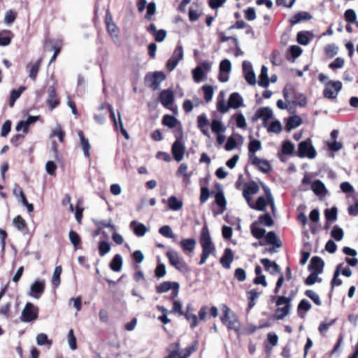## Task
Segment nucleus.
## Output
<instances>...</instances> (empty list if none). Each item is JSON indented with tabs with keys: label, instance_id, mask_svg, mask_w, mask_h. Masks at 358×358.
Instances as JSON below:
<instances>
[{
	"label": "nucleus",
	"instance_id": "f257e3e1",
	"mask_svg": "<svg viewBox=\"0 0 358 358\" xmlns=\"http://www.w3.org/2000/svg\"><path fill=\"white\" fill-rule=\"evenodd\" d=\"M222 310L223 315L220 320L227 329L239 332L241 329V322L237 315L226 305H222Z\"/></svg>",
	"mask_w": 358,
	"mask_h": 358
},
{
	"label": "nucleus",
	"instance_id": "f03ea898",
	"mask_svg": "<svg viewBox=\"0 0 358 358\" xmlns=\"http://www.w3.org/2000/svg\"><path fill=\"white\" fill-rule=\"evenodd\" d=\"M276 308L273 315V319L277 320H283L290 313L291 310V299L285 296H280L275 301Z\"/></svg>",
	"mask_w": 358,
	"mask_h": 358
},
{
	"label": "nucleus",
	"instance_id": "7ed1b4c3",
	"mask_svg": "<svg viewBox=\"0 0 358 358\" xmlns=\"http://www.w3.org/2000/svg\"><path fill=\"white\" fill-rule=\"evenodd\" d=\"M166 255L169 259L170 264L178 271L182 273L189 271V266L176 250H169L166 252Z\"/></svg>",
	"mask_w": 358,
	"mask_h": 358
},
{
	"label": "nucleus",
	"instance_id": "20e7f679",
	"mask_svg": "<svg viewBox=\"0 0 358 358\" xmlns=\"http://www.w3.org/2000/svg\"><path fill=\"white\" fill-rule=\"evenodd\" d=\"M199 243L202 248V252L214 255L215 252V246L210 235L209 229L206 225H204L201 231Z\"/></svg>",
	"mask_w": 358,
	"mask_h": 358
},
{
	"label": "nucleus",
	"instance_id": "39448f33",
	"mask_svg": "<svg viewBox=\"0 0 358 358\" xmlns=\"http://www.w3.org/2000/svg\"><path fill=\"white\" fill-rule=\"evenodd\" d=\"M317 152L313 145L311 144L310 139H307L299 143L298 148L297 156L300 158L307 157L313 159L316 157Z\"/></svg>",
	"mask_w": 358,
	"mask_h": 358
},
{
	"label": "nucleus",
	"instance_id": "423d86ee",
	"mask_svg": "<svg viewBox=\"0 0 358 358\" xmlns=\"http://www.w3.org/2000/svg\"><path fill=\"white\" fill-rule=\"evenodd\" d=\"M38 308L31 303H27L22 310L20 320L24 322H30L37 319Z\"/></svg>",
	"mask_w": 358,
	"mask_h": 358
},
{
	"label": "nucleus",
	"instance_id": "0eeeda50",
	"mask_svg": "<svg viewBox=\"0 0 358 358\" xmlns=\"http://www.w3.org/2000/svg\"><path fill=\"white\" fill-rule=\"evenodd\" d=\"M341 89L342 83L341 81L330 80L324 85L323 95L327 99H336Z\"/></svg>",
	"mask_w": 358,
	"mask_h": 358
},
{
	"label": "nucleus",
	"instance_id": "6e6552de",
	"mask_svg": "<svg viewBox=\"0 0 358 358\" xmlns=\"http://www.w3.org/2000/svg\"><path fill=\"white\" fill-rule=\"evenodd\" d=\"M212 64L208 62H203L197 66L193 71L192 75L195 83H200L205 80L206 75L211 70Z\"/></svg>",
	"mask_w": 358,
	"mask_h": 358
},
{
	"label": "nucleus",
	"instance_id": "1a4fd4ad",
	"mask_svg": "<svg viewBox=\"0 0 358 358\" xmlns=\"http://www.w3.org/2000/svg\"><path fill=\"white\" fill-rule=\"evenodd\" d=\"M184 57L183 48L181 45L177 46L173 51L171 58L168 60L166 64L167 69L172 71L178 66V63L182 60Z\"/></svg>",
	"mask_w": 358,
	"mask_h": 358
},
{
	"label": "nucleus",
	"instance_id": "9d476101",
	"mask_svg": "<svg viewBox=\"0 0 358 358\" xmlns=\"http://www.w3.org/2000/svg\"><path fill=\"white\" fill-rule=\"evenodd\" d=\"M179 287L180 285L177 282L166 281L159 285L156 287V290L158 293H164L172 290L171 297L173 299L178 296Z\"/></svg>",
	"mask_w": 358,
	"mask_h": 358
},
{
	"label": "nucleus",
	"instance_id": "9b49d317",
	"mask_svg": "<svg viewBox=\"0 0 358 358\" xmlns=\"http://www.w3.org/2000/svg\"><path fill=\"white\" fill-rule=\"evenodd\" d=\"M165 78L166 77L163 72L156 71L153 73L148 74L145 77V81L150 87L153 90H157Z\"/></svg>",
	"mask_w": 358,
	"mask_h": 358
},
{
	"label": "nucleus",
	"instance_id": "f8f14e48",
	"mask_svg": "<svg viewBox=\"0 0 358 358\" xmlns=\"http://www.w3.org/2000/svg\"><path fill=\"white\" fill-rule=\"evenodd\" d=\"M243 73L246 82L249 85H256L257 78L251 62L248 61H244L243 62Z\"/></svg>",
	"mask_w": 358,
	"mask_h": 358
},
{
	"label": "nucleus",
	"instance_id": "ddd939ff",
	"mask_svg": "<svg viewBox=\"0 0 358 358\" xmlns=\"http://www.w3.org/2000/svg\"><path fill=\"white\" fill-rule=\"evenodd\" d=\"M168 350L176 351V358H188L195 350V348L194 346H188L186 348L181 350L179 343L176 342L170 345Z\"/></svg>",
	"mask_w": 358,
	"mask_h": 358
},
{
	"label": "nucleus",
	"instance_id": "4468645a",
	"mask_svg": "<svg viewBox=\"0 0 358 358\" xmlns=\"http://www.w3.org/2000/svg\"><path fill=\"white\" fill-rule=\"evenodd\" d=\"M45 282L43 280H36L30 286L28 295L36 299L41 298L45 289Z\"/></svg>",
	"mask_w": 358,
	"mask_h": 358
},
{
	"label": "nucleus",
	"instance_id": "2eb2a0df",
	"mask_svg": "<svg viewBox=\"0 0 358 358\" xmlns=\"http://www.w3.org/2000/svg\"><path fill=\"white\" fill-rule=\"evenodd\" d=\"M231 71V63L227 59H223L220 64L219 80L222 83H226L229 80V74Z\"/></svg>",
	"mask_w": 358,
	"mask_h": 358
},
{
	"label": "nucleus",
	"instance_id": "dca6fc26",
	"mask_svg": "<svg viewBox=\"0 0 358 358\" xmlns=\"http://www.w3.org/2000/svg\"><path fill=\"white\" fill-rule=\"evenodd\" d=\"M171 152L174 159L178 162H181L185 152L184 143L180 140H176L172 145Z\"/></svg>",
	"mask_w": 358,
	"mask_h": 358
},
{
	"label": "nucleus",
	"instance_id": "f3484780",
	"mask_svg": "<svg viewBox=\"0 0 358 358\" xmlns=\"http://www.w3.org/2000/svg\"><path fill=\"white\" fill-rule=\"evenodd\" d=\"M259 190V185L255 182H251L245 185L243 196L248 203H250L252 196L258 193Z\"/></svg>",
	"mask_w": 358,
	"mask_h": 358
},
{
	"label": "nucleus",
	"instance_id": "a211bd4d",
	"mask_svg": "<svg viewBox=\"0 0 358 358\" xmlns=\"http://www.w3.org/2000/svg\"><path fill=\"white\" fill-rule=\"evenodd\" d=\"M159 100L164 106L167 108H171V106L174 101L173 92L171 90H163L160 93Z\"/></svg>",
	"mask_w": 358,
	"mask_h": 358
},
{
	"label": "nucleus",
	"instance_id": "6ab92c4d",
	"mask_svg": "<svg viewBox=\"0 0 358 358\" xmlns=\"http://www.w3.org/2000/svg\"><path fill=\"white\" fill-rule=\"evenodd\" d=\"M208 120L205 113H202L197 117V127L201 133L206 137L210 138V133L208 129Z\"/></svg>",
	"mask_w": 358,
	"mask_h": 358
},
{
	"label": "nucleus",
	"instance_id": "aec40b11",
	"mask_svg": "<svg viewBox=\"0 0 358 358\" xmlns=\"http://www.w3.org/2000/svg\"><path fill=\"white\" fill-rule=\"evenodd\" d=\"M311 189L320 198L324 197L327 194V189L324 184L320 180H317L312 182Z\"/></svg>",
	"mask_w": 358,
	"mask_h": 358
},
{
	"label": "nucleus",
	"instance_id": "412c9836",
	"mask_svg": "<svg viewBox=\"0 0 358 358\" xmlns=\"http://www.w3.org/2000/svg\"><path fill=\"white\" fill-rule=\"evenodd\" d=\"M129 227L133 230L135 235L139 237L145 236V234L148 231V229L144 224L139 223L136 220L131 222Z\"/></svg>",
	"mask_w": 358,
	"mask_h": 358
},
{
	"label": "nucleus",
	"instance_id": "4be33fe9",
	"mask_svg": "<svg viewBox=\"0 0 358 358\" xmlns=\"http://www.w3.org/2000/svg\"><path fill=\"white\" fill-rule=\"evenodd\" d=\"M234 260V253L231 249L227 248L224 251V255L220 259V264L227 269L230 268L231 264Z\"/></svg>",
	"mask_w": 358,
	"mask_h": 358
},
{
	"label": "nucleus",
	"instance_id": "5701e85b",
	"mask_svg": "<svg viewBox=\"0 0 358 358\" xmlns=\"http://www.w3.org/2000/svg\"><path fill=\"white\" fill-rule=\"evenodd\" d=\"M262 143L260 141L257 139H252L248 144V157L250 160L252 159L253 157H257L255 153L262 150Z\"/></svg>",
	"mask_w": 358,
	"mask_h": 358
},
{
	"label": "nucleus",
	"instance_id": "b1692460",
	"mask_svg": "<svg viewBox=\"0 0 358 358\" xmlns=\"http://www.w3.org/2000/svg\"><path fill=\"white\" fill-rule=\"evenodd\" d=\"M324 262L318 257H313L310 260V264L308 265L309 270L312 271V272H317V273H321L322 272Z\"/></svg>",
	"mask_w": 358,
	"mask_h": 358
},
{
	"label": "nucleus",
	"instance_id": "393cba45",
	"mask_svg": "<svg viewBox=\"0 0 358 358\" xmlns=\"http://www.w3.org/2000/svg\"><path fill=\"white\" fill-rule=\"evenodd\" d=\"M250 162L264 173H268L271 170V165L267 160L262 159L259 157H253Z\"/></svg>",
	"mask_w": 358,
	"mask_h": 358
},
{
	"label": "nucleus",
	"instance_id": "a878e982",
	"mask_svg": "<svg viewBox=\"0 0 358 358\" xmlns=\"http://www.w3.org/2000/svg\"><path fill=\"white\" fill-rule=\"evenodd\" d=\"M196 244V240L194 238H185L180 242V245L185 253L192 252Z\"/></svg>",
	"mask_w": 358,
	"mask_h": 358
},
{
	"label": "nucleus",
	"instance_id": "bb28decb",
	"mask_svg": "<svg viewBox=\"0 0 358 358\" xmlns=\"http://www.w3.org/2000/svg\"><path fill=\"white\" fill-rule=\"evenodd\" d=\"M261 263L264 265L265 269L271 275L279 273L280 271V266L276 263L271 262L267 258L262 259Z\"/></svg>",
	"mask_w": 358,
	"mask_h": 358
},
{
	"label": "nucleus",
	"instance_id": "cd10ccee",
	"mask_svg": "<svg viewBox=\"0 0 358 358\" xmlns=\"http://www.w3.org/2000/svg\"><path fill=\"white\" fill-rule=\"evenodd\" d=\"M47 103L50 110L55 108L59 103V99L57 97L55 90L52 87H50L48 88V98Z\"/></svg>",
	"mask_w": 358,
	"mask_h": 358
},
{
	"label": "nucleus",
	"instance_id": "c85d7f7f",
	"mask_svg": "<svg viewBox=\"0 0 358 358\" xmlns=\"http://www.w3.org/2000/svg\"><path fill=\"white\" fill-rule=\"evenodd\" d=\"M38 120V116H29L27 120L20 121L16 126V130L22 131L24 133L28 131L30 124L35 122Z\"/></svg>",
	"mask_w": 358,
	"mask_h": 358
},
{
	"label": "nucleus",
	"instance_id": "c756f323",
	"mask_svg": "<svg viewBox=\"0 0 358 358\" xmlns=\"http://www.w3.org/2000/svg\"><path fill=\"white\" fill-rule=\"evenodd\" d=\"M228 102L231 108L236 109L243 105V100L238 93L234 92L230 95Z\"/></svg>",
	"mask_w": 358,
	"mask_h": 358
},
{
	"label": "nucleus",
	"instance_id": "7c9ffc66",
	"mask_svg": "<svg viewBox=\"0 0 358 358\" xmlns=\"http://www.w3.org/2000/svg\"><path fill=\"white\" fill-rule=\"evenodd\" d=\"M176 173L178 176L182 177L184 182L187 184L190 182L191 173H188V166L186 164H181Z\"/></svg>",
	"mask_w": 358,
	"mask_h": 358
},
{
	"label": "nucleus",
	"instance_id": "2f4dec72",
	"mask_svg": "<svg viewBox=\"0 0 358 358\" xmlns=\"http://www.w3.org/2000/svg\"><path fill=\"white\" fill-rule=\"evenodd\" d=\"M268 72V68L266 66H262L261 73L259 76L258 84L259 86L264 88L267 87L269 85V78Z\"/></svg>",
	"mask_w": 358,
	"mask_h": 358
},
{
	"label": "nucleus",
	"instance_id": "473e14b6",
	"mask_svg": "<svg viewBox=\"0 0 358 358\" xmlns=\"http://www.w3.org/2000/svg\"><path fill=\"white\" fill-rule=\"evenodd\" d=\"M78 135L80 138V145L82 146L83 154L85 157H89L90 155V150L91 148V145L89 142V140L85 138L83 133L81 131H79L78 132Z\"/></svg>",
	"mask_w": 358,
	"mask_h": 358
},
{
	"label": "nucleus",
	"instance_id": "72a5a7b5",
	"mask_svg": "<svg viewBox=\"0 0 358 358\" xmlns=\"http://www.w3.org/2000/svg\"><path fill=\"white\" fill-rule=\"evenodd\" d=\"M122 257L120 255L117 254L114 256L112 261L110 263V268L115 272H120L122 266Z\"/></svg>",
	"mask_w": 358,
	"mask_h": 358
},
{
	"label": "nucleus",
	"instance_id": "f704fd0d",
	"mask_svg": "<svg viewBox=\"0 0 358 358\" xmlns=\"http://www.w3.org/2000/svg\"><path fill=\"white\" fill-rule=\"evenodd\" d=\"M230 108L229 102L227 103L224 99V94L221 92L217 102V110L221 113H226Z\"/></svg>",
	"mask_w": 358,
	"mask_h": 358
},
{
	"label": "nucleus",
	"instance_id": "c9c22d12",
	"mask_svg": "<svg viewBox=\"0 0 358 358\" xmlns=\"http://www.w3.org/2000/svg\"><path fill=\"white\" fill-rule=\"evenodd\" d=\"M311 19V15L307 12H299L295 14L291 19L290 23L292 25L296 24L303 20Z\"/></svg>",
	"mask_w": 358,
	"mask_h": 358
},
{
	"label": "nucleus",
	"instance_id": "e433bc0d",
	"mask_svg": "<svg viewBox=\"0 0 358 358\" xmlns=\"http://www.w3.org/2000/svg\"><path fill=\"white\" fill-rule=\"evenodd\" d=\"M256 116L264 121H266L272 117L273 111L267 107L261 108L257 111Z\"/></svg>",
	"mask_w": 358,
	"mask_h": 358
},
{
	"label": "nucleus",
	"instance_id": "4c0bfd02",
	"mask_svg": "<svg viewBox=\"0 0 358 358\" xmlns=\"http://www.w3.org/2000/svg\"><path fill=\"white\" fill-rule=\"evenodd\" d=\"M168 205L171 210L177 211L182 208L183 203L176 196H171L168 199Z\"/></svg>",
	"mask_w": 358,
	"mask_h": 358
},
{
	"label": "nucleus",
	"instance_id": "58836bf2",
	"mask_svg": "<svg viewBox=\"0 0 358 358\" xmlns=\"http://www.w3.org/2000/svg\"><path fill=\"white\" fill-rule=\"evenodd\" d=\"M42 63V59H38L35 63L30 65L29 77L34 81L36 80L40 66Z\"/></svg>",
	"mask_w": 358,
	"mask_h": 358
},
{
	"label": "nucleus",
	"instance_id": "ea45409f",
	"mask_svg": "<svg viewBox=\"0 0 358 358\" xmlns=\"http://www.w3.org/2000/svg\"><path fill=\"white\" fill-rule=\"evenodd\" d=\"M210 126L213 132L216 134L224 133L227 129L222 121L216 119L212 120Z\"/></svg>",
	"mask_w": 358,
	"mask_h": 358
},
{
	"label": "nucleus",
	"instance_id": "a19ab883",
	"mask_svg": "<svg viewBox=\"0 0 358 358\" xmlns=\"http://www.w3.org/2000/svg\"><path fill=\"white\" fill-rule=\"evenodd\" d=\"M250 229L252 236L257 239H260L265 236V229L259 227L257 222H253L251 224Z\"/></svg>",
	"mask_w": 358,
	"mask_h": 358
},
{
	"label": "nucleus",
	"instance_id": "79ce46f5",
	"mask_svg": "<svg viewBox=\"0 0 358 358\" xmlns=\"http://www.w3.org/2000/svg\"><path fill=\"white\" fill-rule=\"evenodd\" d=\"M248 204L252 209L262 211L265 209V207L266 206V201L264 197L259 196L255 203H252L251 201L250 203Z\"/></svg>",
	"mask_w": 358,
	"mask_h": 358
},
{
	"label": "nucleus",
	"instance_id": "37998d69",
	"mask_svg": "<svg viewBox=\"0 0 358 358\" xmlns=\"http://www.w3.org/2000/svg\"><path fill=\"white\" fill-rule=\"evenodd\" d=\"M247 296L249 300L248 302V308L250 310L252 309L255 304V300H257L259 296V293L257 292L256 289H252L248 292H247Z\"/></svg>",
	"mask_w": 358,
	"mask_h": 358
},
{
	"label": "nucleus",
	"instance_id": "c03bdc74",
	"mask_svg": "<svg viewBox=\"0 0 358 358\" xmlns=\"http://www.w3.org/2000/svg\"><path fill=\"white\" fill-rule=\"evenodd\" d=\"M107 29L109 34L111 36L113 41L117 43L119 41V29L115 24H110L107 25Z\"/></svg>",
	"mask_w": 358,
	"mask_h": 358
},
{
	"label": "nucleus",
	"instance_id": "a18cd8bd",
	"mask_svg": "<svg viewBox=\"0 0 358 358\" xmlns=\"http://www.w3.org/2000/svg\"><path fill=\"white\" fill-rule=\"evenodd\" d=\"M25 90L24 87H20L18 90H13L10 93L9 106L13 107L15 101L20 96L21 94Z\"/></svg>",
	"mask_w": 358,
	"mask_h": 358
},
{
	"label": "nucleus",
	"instance_id": "49530a36",
	"mask_svg": "<svg viewBox=\"0 0 358 358\" xmlns=\"http://www.w3.org/2000/svg\"><path fill=\"white\" fill-rule=\"evenodd\" d=\"M201 14V11L197 5H192L189 11V17L191 22L198 20Z\"/></svg>",
	"mask_w": 358,
	"mask_h": 358
},
{
	"label": "nucleus",
	"instance_id": "de8ad7c7",
	"mask_svg": "<svg viewBox=\"0 0 358 358\" xmlns=\"http://www.w3.org/2000/svg\"><path fill=\"white\" fill-rule=\"evenodd\" d=\"M178 123V120L173 116L166 115L162 119V124L167 126L169 128H174Z\"/></svg>",
	"mask_w": 358,
	"mask_h": 358
},
{
	"label": "nucleus",
	"instance_id": "09e8293b",
	"mask_svg": "<svg viewBox=\"0 0 358 358\" xmlns=\"http://www.w3.org/2000/svg\"><path fill=\"white\" fill-rule=\"evenodd\" d=\"M302 121L300 117L297 115L292 116L289 118L287 124V127L289 130L295 129L301 125Z\"/></svg>",
	"mask_w": 358,
	"mask_h": 358
},
{
	"label": "nucleus",
	"instance_id": "8fccbe9b",
	"mask_svg": "<svg viewBox=\"0 0 358 358\" xmlns=\"http://www.w3.org/2000/svg\"><path fill=\"white\" fill-rule=\"evenodd\" d=\"M267 243L273 245L276 247L281 245L280 241L278 239L275 234L273 231H269L265 236Z\"/></svg>",
	"mask_w": 358,
	"mask_h": 358
},
{
	"label": "nucleus",
	"instance_id": "3c124183",
	"mask_svg": "<svg viewBox=\"0 0 358 358\" xmlns=\"http://www.w3.org/2000/svg\"><path fill=\"white\" fill-rule=\"evenodd\" d=\"M96 225L99 229H102L103 228H108L111 230L112 232L116 231V227L113 224L111 219L108 222L105 220H99L96 222Z\"/></svg>",
	"mask_w": 358,
	"mask_h": 358
},
{
	"label": "nucleus",
	"instance_id": "603ef678",
	"mask_svg": "<svg viewBox=\"0 0 358 358\" xmlns=\"http://www.w3.org/2000/svg\"><path fill=\"white\" fill-rule=\"evenodd\" d=\"M331 236L336 241H341L343 238V236H344L343 230L338 225H336L333 227V229L331 231Z\"/></svg>",
	"mask_w": 358,
	"mask_h": 358
},
{
	"label": "nucleus",
	"instance_id": "864d4df0",
	"mask_svg": "<svg viewBox=\"0 0 358 358\" xmlns=\"http://www.w3.org/2000/svg\"><path fill=\"white\" fill-rule=\"evenodd\" d=\"M62 268L61 266H56L54 270L52 278V283L55 287H58L60 284V275L62 273Z\"/></svg>",
	"mask_w": 358,
	"mask_h": 358
},
{
	"label": "nucleus",
	"instance_id": "5fc2aeb1",
	"mask_svg": "<svg viewBox=\"0 0 358 358\" xmlns=\"http://www.w3.org/2000/svg\"><path fill=\"white\" fill-rule=\"evenodd\" d=\"M259 223L266 227H271L273 225L274 221L269 214H264L259 217Z\"/></svg>",
	"mask_w": 358,
	"mask_h": 358
},
{
	"label": "nucleus",
	"instance_id": "6e6d98bb",
	"mask_svg": "<svg viewBox=\"0 0 358 358\" xmlns=\"http://www.w3.org/2000/svg\"><path fill=\"white\" fill-rule=\"evenodd\" d=\"M67 341L71 350H76L77 349L76 338L74 336L73 330L72 329H71L68 332Z\"/></svg>",
	"mask_w": 358,
	"mask_h": 358
},
{
	"label": "nucleus",
	"instance_id": "4d7b16f0",
	"mask_svg": "<svg viewBox=\"0 0 358 358\" xmlns=\"http://www.w3.org/2000/svg\"><path fill=\"white\" fill-rule=\"evenodd\" d=\"M202 90L204 93V99L206 102H209L212 100L213 94H214V90L212 86L210 85H204L202 87Z\"/></svg>",
	"mask_w": 358,
	"mask_h": 358
},
{
	"label": "nucleus",
	"instance_id": "13d9d810",
	"mask_svg": "<svg viewBox=\"0 0 358 358\" xmlns=\"http://www.w3.org/2000/svg\"><path fill=\"white\" fill-rule=\"evenodd\" d=\"M159 232L161 235L166 238H173L175 237L171 228L169 225L162 227L159 229Z\"/></svg>",
	"mask_w": 358,
	"mask_h": 358
},
{
	"label": "nucleus",
	"instance_id": "bf43d9fd",
	"mask_svg": "<svg viewBox=\"0 0 358 358\" xmlns=\"http://www.w3.org/2000/svg\"><path fill=\"white\" fill-rule=\"evenodd\" d=\"M36 343L38 345H51L52 341L48 339L45 334L41 333L36 336Z\"/></svg>",
	"mask_w": 358,
	"mask_h": 358
},
{
	"label": "nucleus",
	"instance_id": "052dcab7",
	"mask_svg": "<svg viewBox=\"0 0 358 358\" xmlns=\"http://www.w3.org/2000/svg\"><path fill=\"white\" fill-rule=\"evenodd\" d=\"M110 250V246L106 241H101L99 244V252L100 256L103 257Z\"/></svg>",
	"mask_w": 358,
	"mask_h": 358
},
{
	"label": "nucleus",
	"instance_id": "680f3d73",
	"mask_svg": "<svg viewBox=\"0 0 358 358\" xmlns=\"http://www.w3.org/2000/svg\"><path fill=\"white\" fill-rule=\"evenodd\" d=\"M305 294L309 297L317 306H320L322 302L320 296L313 290H306Z\"/></svg>",
	"mask_w": 358,
	"mask_h": 358
},
{
	"label": "nucleus",
	"instance_id": "e2e57ef3",
	"mask_svg": "<svg viewBox=\"0 0 358 358\" xmlns=\"http://www.w3.org/2000/svg\"><path fill=\"white\" fill-rule=\"evenodd\" d=\"M234 118L236 120V126L238 128L244 129L246 127L247 123L244 115L242 113H238L234 115Z\"/></svg>",
	"mask_w": 358,
	"mask_h": 358
},
{
	"label": "nucleus",
	"instance_id": "0e129e2a",
	"mask_svg": "<svg viewBox=\"0 0 358 358\" xmlns=\"http://www.w3.org/2000/svg\"><path fill=\"white\" fill-rule=\"evenodd\" d=\"M16 16V12L12 10H8L5 14L4 22L8 25L11 24L15 21Z\"/></svg>",
	"mask_w": 358,
	"mask_h": 358
},
{
	"label": "nucleus",
	"instance_id": "69168bd1",
	"mask_svg": "<svg viewBox=\"0 0 358 358\" xmlns=\"http://www.w3.org/2000/svg\"><path fill=\"white\" fill-rule=\"evenodd\" d=\"M324 213L328 220L336 221L337 220V208L336 207L325 210Z\"/></svg>",
	"mask_w": 358,
	"mask_h": 358
},
{
	"label": "nucleus",
	"instance_id": "338daca9",
	"mask_svg": "<svg viewBox=\"0 0 358 358\" xmlns=\"http://www.w3.org/2000/svg\"><path fill=\"white\" fill-rule=\"evenodd\" d=\"M69 237L71 243L73 245L75 249L80 243V238L79 235L74 231H70L69 233Z\"/></svg>",
	"mask_w": 358,
	"mask_h": 358
},
{
	"label": "nucleus",
	"instance_id": "774afa93",
	"mask_svg": "<svg viewBox=\"0 0 358 358\" xmlns=\"http://www.w3.org/2000/svg\"><path fill=\"white\" fill-rule=\"evenodd\" d=\"M13 223L15 227L17 228L18 230H23L26 227V222H25V221L20 215L15 217L13 219Z\"/></svg>",
	"mask_w": 358,
	"mask_h": 358
}]
</instances>
